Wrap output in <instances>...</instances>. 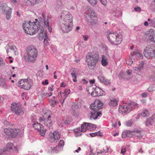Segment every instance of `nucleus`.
Returning <instances> with one entry per match:
<instances>
[{"instance_id":"obj_1","label":"nucleus","mask_w":155,"mask_h":155,"mask_svg":"<svg viewBox=\"0 0 155 155\" xmlns=\"http://www.w3.org/2000/svg\"><path fill=\"white\" fill-rule=\"evenodd\" d=\"M72 15L67 11H64L60 17V28L63 33L70 31L73 27Z\"/></svg>"},{"instance_id":"obj_2","label":"nucleus","mask_w":155,"mask_h":155,"mask_svg":"<svg viewBox=\"0 0 155 155\" xmlns=\"http://www.w3.org/2000/svg\"><path fill=\"white\" fill-rule=\"evenodd\" d=\"M99 55L97 52L92 51L88 53L86 56V61L88 68L93 69L98 62Z\"/></svg>"},{"instance_id":"obj_3","label":"nucleus","mask_w":155,"mask_h":155,"mask_svg":"<svg viewBox=\"0 0 155 155\" xmlns=\"http://www.w3.org/2000/svg\"><path fill=\"white\" fill-rule=\"evenodd\" d=\"M103 104L98 100H95L94 103L91 104L90 108L92 110L91 112V118L94 119H96L97 117L102 114L100 111L97 112L100 109L102 108Z\"/></svg>"},{"instance_id":"obj_4","label":"nucleus","mask_w":155,"mask_h":155,"mask_svg":"<svg viewBox=\"0 0 155 155\" xmlns=\"http://www.w3.org/2000/svg\"><path fill=\"white\" fill-rule=\"evenodd\" d=\"M108 39L112 44L117 45L120 44L122 40L121 35L108 30L106 32Z\"/></svg>"},{"instance_id":"obj_5","label":"nucleus","mask_w":155,"mask_h":155,"mask_svg":"<svg viewBox=\"0 0 155 155\" xmlns=\"http://www.w3.org/2000/svg\"><path fill=\"white\" fill-rule=\"evenodd\" d=\"M138 107V104L133 102L130 101L126 103L123 106H119V111L124 114L129 113L130 111Z\"/></svg>"},{"instance_id":"obj_6","label":"nucleus","mask_w":155,"mask_h":155,"mask_svg":"<svg viewBox=\"0 0 155 155\" xmlns=\"http://www.w3.org/2000/svg\"><path fill=\"white\" fill-rule=\"evenodd\" d=\"M130 59L126 61L127 64L131 65L133 62V61H135L139 59H143V55L140 53V51L137 49H135L133 52H131L129 56Z\"/></svg>"},{"instance_id":"obj_7","label":"nucleus","mask_w":155,"mask_h":155,"mask_svg":"<svg viewBox=\"0 0 155 155\" xmlns=\"http://www.w3.org/2000/svg\"><path fill=\"white\" fill-rule=\"evenodd\" d=\"M33 85V81L29 77L27 79H21L18 82V87L25 90H29Z\"/></svg>"},{"instance_id":"obj_8","label":"nucleus","mask_w":155,"mask_h":155,"mask_svg":"<svg viewBox=\"0 0 155 155\" xmlns=\"http://www.w3.org/2000/svg\"><path fill=\"white\" fill-rule=\"evenodd\" d=\"M86 18L88 23L91 25H96L97 22V18L94 12L90 10L89 13L86 14Z\"/></svg>"},{"instance_id":"obj_9","label":"nucleus","mask_w":155,"mask_h":155,"mask_svg":"<svg viewBox=\"0 0 155 155\" xmlns=\"http://www.w3.org/2000/svg\"><path fill=\"white\" fill-rule=\"evenodd\" d=\"M4 132L8 138L15 137L20 132L18 129L6 128L4 129Z\"/></svg>"},{"instance_id":"obj_10","label":"nucleus","mask_w":155,"mask_h":155,"mask_svg":"<svg viewBox=\"0 0 155 155\" xmlns=\"http://www.w3.org/2000/svg\"><path fill=\"white\" fill-rule=\"evenodd\" d=\"M26 52L28 59L31 61L35 60L37 57L38 51L35 47L32 46L28 47Z\"/></svg>"},{"instance_id":"obj_11","label":"nucleus","mask_w":155,"mask_h":155,"mask_svg":"<svg viewBox=\"0 0 155 155\" xmlns=\"http://www.w3.org/2000/svg\"><path fill=\"white\" fill-rule=\"evenodd\" d=\"M143 54L146 57L150 56L155 58V46L151 45H147L144 50Z\"/></svg>"},{"instance_id":"obj_12","label":"nucleus","mask_w":155,"mask_h":155,"mask_svg":"<svg viewBox=\"0 0 155 155\" xmlns=\"http://www.w3.org/2000/svg\"><path fill=\"white\" fill-rule=\"evenodd\" d=\"M64 145V141L63 140H61L58 145L55 147H51L48 150V152L51 154L58 153L60 151L62 150Z\"/></svg>"},{"instance_id":"obj_13","label":"nucleus","mask_w":155,"mask_h":155,"mask_svg":"<svg viewBox=\"0 0 155 155\" xmlns=\"http://www.w3.org/2000/svg\"><path fill=\"white\" fill-rule=\"evenodd\" d=\"M11 110L16 115H19L23 114L22 107L18 104L12 103L11 106Z\"/></svg>"},{"instance_id":"obj_14","label":"nucleus","mask_w":155,"mask_h":155,"mask_svg":"<svg viewBox=\"0 0 155 155\" xmlns=\"http://www.w3.org/2000/svg\"><path fill=\"white\" fill-rule=\"evenodd\" d=\"M93 89V88L90 87L88 88V89H87V90L88 93L91 94L92 96L94 97H99L102 96L103 95V90H101L98 87H96L94 91L92 92L90 91Z\"/></svg>"},{"instance_id":"obj_15","label":"nucleus","mask_w":155,"mask_h":155,"mask_svg":"<svg viewBox=\"0 0 155 155\" xmlns=\"http://www.w3.org/2000/svg\"><path fill=\"white\" fill-rule=\"evenodd\" d=\"M70 91L68 89H65L63 92H60L58 95V99L61 102L62 105L64 99L70 93Z\"/></svg>"},{"instance_id":"obj_16","label":"nucleus","mask_w":155,"mask_h":155,"mask_svg":"<svg viewBox=\"0 0 155 155\" xmlns=\"http://www.w3.org/2000/svg\"><path fill=\"white\" fill-rule=\"evenodd\" d=\"M33 127L38 132H40V135L44 136L45 135L46 131V129L44 128L43 126L38 123H35L33 124Z\"/></svg>"},{"instance_id":"obj_17","label":"nucleus","mask_w":155,"mask_h":155,"mask_svg":"<svg viewBox=\"0 0 155 155\" xmlns=\"http://www.w3.org/2000/svg\"><path fill=\"white\" fill-rule=\"evenodd\" d=\"M60 137V134L57 131L51 133L49 134V139L51 142H57L59 140Z\"/></svg>"},{"instance_id":"obj_18","label":"nucleus","mask_w":155,"mask_h":155,"mask_svg":"<svg viewBox=\"0 0 155 155\" xmlns=\"http://www.w3.org/2000/svg\"><path fill=\"white\" fill-rule=\"evenodd\" d=\"M2 10L4 12H6V18L8 20L11 19V17L12 9L8 7L7 5L5 4L2 6Z\"/></svg>"},{"instance_id":"obj_19","label":"nucleus","mask_w":155,"mask_h":155,"mask_svg":"<svg viewBox=\"0 0 155 155\" xmlns=\"http://www.w3.org/2000/svg\"><path fill=\"white\" fill-rule=\"evenodd\" d=\"M22 26L24 31L25 33L30 35H33V33L34 31L33 29L30 28L29 21L28 22L24 21L23 23Z\"/></svg>"},{"instance_id":"obj_20","label":"nucleus","mask_w":155,"mask_h":155,"mask_svg":"<svg viewBox=\"0 0 155 155\" xmlns=\"http://www.w3.org/2000/svg\"><path fill=\"white\" fill-rule=\"evenodd\" d=\"M42 15L43 17L44 20V27H46L48 29V31L51 33L52 31V28L49 25V18L48 16H47L46 18L45 16V14L44 13H42Z\"/></svg>"},{"instance_id":"obj_21","label":"nucleus","mask_w":155,"mask_h":155,"mask_svg":"<svg viewBox=\"0 0 155 155\" xmlns=\"http://www.w3.org/2000/svg\"><path fill=\"white\" fill-rule=\"evenodd\" d=\"M6 150L9 152H18V150L17 147L15 146L14 144L11 143H7L6 147Z\"/></svg>"},{"instance_id":"obj_22","label":"nucleus","mask_w":155,"mask_h":155,"mask_svg":"<svg viewBox=\"0 0 155 155\" xmlns=\"http://www.w3.org/2000/svg\"><path fill=\"white\" fill-rule=\"evenodd\" d=\"M39 30L40 33H39V39L40 40H42L43 38H46L47 37V35L46 32L45 31L44 28L42 26H39Z\"/></svg>"},{"instance_id":"obj_23","label":"nucleus","mask_w":155,"mask_h":155,"mask_svg":"<svg viewBox=\"0 0 155 155\" xmlns=\"http://www.w3.org/2000/svg\"><path fill=\"white\" fill-rule=\"evenodd\" d=\"M144 64L143 61H141L137 67L134 68V70L137 73L141 72V71L143 69Z\"/></svg>"},{"instance_id":"obj_24","label":"nucleus","mask_w":155,"mask_h":155,"mask_svg":"<svg viewBox=\"0 0 155 155\" xmlns=\"http://www.w3.org/2000/svg\"><path fill=\"white\" fill-rule=\"evenodd\" d=\"M37 22H31L29 21V28L31 29H33L34 31L33 35L37 33L38 31V27L37 25Z\"/></svg>"},{"instance_id":"obj_25","label":"nucleus","mask_w":155,"mask_h":155,"mask_svg":"<svg viewBox=\"0 0 155 155\" xmlns=\"http://www.w3.org/2000/svg\"><path fill=\"white\" fill-rule=\"evenodd\" d=\"M9 48L7 50V52L8 54L9 52H11L12 54H15L16 55L18 54V53L17 51V48L16 47L13 45L11 47L9 46Z\"/></svg>"},{"instance_id":"obj_26","label":"nucleus","mask_w":155,"mask_h":155,"mask_svg":"<svg viewBox=\"0 0 155 155\" xmlns=\"http://www.w3.org/2000/svg\"><path fill=\"white\" fill-rule=\"evenodd\" d=\"M131 134L132 137L134 136L139 137L142 136L141 130L137 129H135L134 130L131 131Z\"/></svg>"},{"instance_id":"obj_27","label":"nucleus","mask_w":155,"mask_h":155,"mask_svg":"<svg viewBox=\"0 0 155 155\" xmlns=\"http://www.w3.org/2000/svg\"><path fill=\"white\" fill-rule=\"evenodd\" d=\"M45 125L49 129L52 128V123L50 118L44 119Z\"/></svg>"},{"instance_id":"obj_28","label":"nucleus","mask_w":155,"mask_h":155,"mask_svg":"<svg viewBox=\"0 0 155 155\" xmlns=\"http://www.w3.org/2000/svg\"><path fill=\"white\" fill-rule=\"evenodd\" d=\"M98 78L101 82H102L105 85H108L110 83V81L104 77L100 75L98 77Z\"/></svg>"},{"instance_id":"obj_29","label":"nucleus","mask_w":155,"mask_h":155,"mask_svg":"<svg viewBox=\"0 0 155 155\" xmlns=\"http://www.w3.org/2000/svg\"><path fill=\"white\" fill-rule=\"evenodd\" d=\"M108 64V58L105 55H103L102 56L101 61V65L103 66H107Z\"/></svg>"},{"instance_id":"obj_30","label":"nucleus","mask_w":155,"mask_h":155,"mask_svg":"<svg viewBox=\"0 0 155 155\" xmlns=\"http://www.w3.org/2000/svg\"><path fill=\"white\" fill-rule=\"evenodd\" d=\"M42 0H24L25 2L28 4L34 5L41 2Z\"/></svg>"},{"instance_id":"obj_31","label":"nucleus","mask_w":155,"mask_h":155,"mask_svg":"<svg viewBox=\"0 0 155 155\" xmlns=\"http://www.w3.org/2000/svg\"><path fill=\"white\" fill-rule=\"evenodd\" d=\"M89 123L84 122L81 125V131L85 132L87 130H88Z\"/></svg>"},{"instance_id":"obj_32","label":"nucleus","mask_w":155,"mask_h":155,"mask_svg":"<svg viewBox=\"0 0 155 155\" xmlns=\"http://www.w3.org/2000/svg\"><path fill=\"white\" fill-rule=\"evenodd\" d=\"M153 116H152L151 118L147 119L146 121L145 122V124L147 127H150L152 125L154 122V120L152 119Z\"/></svg>"},{"instance_id":"obj_33","label":"nucleus","mask_w":155,"mask_h":155,"mask_svg":"<svg viewBox=\"0 0 155 155\" xmlns=\"http://www.w3.org/2000/svg\"><path fill=\"white\" fill-rule=\"evenodd\" d=\"M43 117L44 119L51 118V116L50 115V111L46 110H43Z\"/></svg>"},{"instance_id":"obj_34","label":"nucleus","mask_w":155,"mask_h":155,"mask_svg":"<svg viewBox=\"0 0 155 155\" xmlns=\"http://www.w3.org/2000/svg\"><path fill=\"white\" fill-rule=\"evenodd\" d=\"M6 79L4 78H0V85L5 89H7L8 87L5 83Z\"/></svg>"},{"instance_id":"obj_35","label":"nucleus","mask_w":155,"mask_h":155,"mask_svg":"<svg viewBox=\"0 0 155 155\" xmlns=\"http://www.w3.org/2000/svg\"><path fill=\"white\" fill-rule=\"evenodd\" d=\"M144 35L148 37H152V36H155L154 31L152 29H150L149 31H146Z\"/></svg>"},{"instance_id":"obj_36","label":"nucleus","mask_w":155,"mask_h":155,"mask_svg":"<svg viewBox=\"0 0 155 155\" xmlns=\"http://www.w3.org/2000/svg\"><path fill=\"white\" fill-rule=\"evenodd\" d=\"M132 135L131 131L130 130L124 132L122 133V137L123 138H126L127 137H132Z\"/></svg>"},{"instance_id":"obj_37","label":"nucleus","mask_w":155,"mask_h":155,"mask_svg":"<svg viewBox=\"0 0 155 155\" xmlns=\"http://www.w3.org/2000/svg\"><path fill=\"white\" fill-rule=\"evenodd\" d=\"M118 102V101L117 100L115 99H113L111 100L109 103V104L110 106L115 107L117 105Z\"/></svg>"},{"instance_id":"obj_38","label":"nucleus","mask_w":155,"mask_h":155,"mask_svg":"<svg viewBox=\"0 0 155 155\" xmlns=\"http://www.w3.org/2000/svg\"><path fill=\"white\" fill-rule=\"evenodd\" d=\"M149 114H150L148 111L147 110H144L141 113L139 114L138 116L145 117L148 116Z\"/></svg>"},{"instance_id":"obj_39","label":"nucleus","mask_w":155,"mask_h":155,"mask_svg":"<svg viewBox=\"0 0 155 155\" xmlns=\"http://www.w3.org/2000/svg\"><path fill=\"white\" fill-rule=\"evenodd\" d=\"M62 5L61 2L60 0L56 1L55 4V7L56 10H59L61 9Z\"/></svg>"},{"instance_id":"obj_40","label":"nucleus","mask_w":155,"mask_h":155,"mask_svg":"<svg viewBox=\"0 0 155 155\" xmlns=\"http://www.w3.org/2000/svg\"><path fill=\"white\" fill-rule=\"evenodd\" d=\"M74 132L75 133L76 136H80L81 135V130L80 128H77L75 129L74 130Z\"/></svg>"},{"instance_id":"obj_41","label":"nucleus","mask_w":155,"mask_h":155,"mask_svg":"<svg viewBox=\"0 0 155 155\" xmlns=\"http://www.w3.org/2000/svg\"><path fill=\"white\" fill-rule=\"evenodd\" d=\"M89 127L88 130H93L95 129L96 128V126L94 124H91L90 123H89Z\"/></svg>"},{"instance_id":"obj_42","label":"nucleus","mask_w":155,"mask_h":155,"mask_svg":"<svg viewBox=\"0 0 155 155\" xmlns=\"http://www.w3.org/2000/svg\"><path fill=\"white\" fill-rule=\"evenodd\" d=\"M44 43L46 46H48L49 44V39L48 36L44 39Z\"/></svg>"},{"instance_id":"obj_43","label":"nucleus","mask_w":155,"mask_h":155,"mask_svg":"<svg viewBox=\"0 0 155 155\" xmlns=\"http://www.w3.org/2000/svg\"><path fill=\"white\" fill-rule=\"evenodd\" d=\"M92 5L96 4L97 2V0H87Z\"/></svg>"},{"instance_id":"obj_44","label":"nucleus","mask_w":155,"mask_h":155,"mask_svg":"<svg viewBox=\"0 0 155 155\" xmlns=\"http://www.w3.org/2000/svg\"><path fill=\"white\" fill-rule=\"evenodd\" d=\"M148 39L150 41L153 42L155 43V35L154 36H152V37H148Z\"/></svg>"},{"instance_id":"obj_45","label":"nucleus","mask_w":155,"mask_h":155,"mask_svg":"<svg viewBox=\"0 0 155 155\" xmlns=\"http://www.w3.org/2000/svg\"><path fill=\"white\" fill-rule=\"evenodd\" d=\"M147 90L149 92H153L155 90V87L150 86L148 88Z\"/></svg>"},{"instance_id":"obj_46","label":"nucleus","mask_w":155,"mask_h":155,"mask_svg":"<svg viewBox=\"0 0 155 155\" xmlns=\"http://www.w3.org/2000/svg\"><path fill=\"white\" fill-rule=\"evenodd\" d=\"M102 4L104 5V6H107V0H99Z\"/></svg>"},{"instance_id":"obj_47","label":"nucleus","mask_w":155,"mask_h":155,"mask_svg":"<svg viewBox=\"0 0 155 155\" xmlns=\"http://www.w3.org/2000/svg\"><path fill=\"white\" fill-rule=\"evenodd\" d=\"M50 105L52 106H54L56 104V102L55 101L51 100L50 101Z\"/></svg>"},{"instance_id":"obj_48","label":"nucleus","mask_w":155,"mask_h":155,"mask_svg":"<svg viewBox=\"0 0 155 155\" xmlns=\"http://www.w3.org/2000/svg\"><path fill=\"white\" fill-rule=\"evenodd\" d=\"M134 9L136 12H140L141 11V8L140 7L137 6V7H135L134 8Z\"/></svg>"},{"instance_id":"obj_49","label":"nucleus","mask_w":155,"mask_h":155,"mask_svg":"<svg viewBox=\"0 0 155 155\" xmlns=\"http://www.w3.org/2000/svg\"><path fill=\"white\" fill-rule=\"evenodd\" d=\"M100 133L97 132H96L92 134H90V135L91 136V137H94L95 136H96L98 135H100L99 134Z\"/></svg>"},{"instance_id":"obj_50","label":"nucleus","mask_w":155,"mask_h":155,"mask_svg":"<svg viewBox=\"0 0 155 155\" xmlns=\"http://www.w3.org/2000/svg\"><path fill=\"white\" fill-rule=\"evenodd\" d=\"M149 95V94L147 92H144L141 94V95L143 97H146Z\"/></svg>"},{"instance_id":"obj_51","label":"nucleus","mask_w":155,"mask_h":155,"mask_svg":"<svg viewBox=\"0 0 155 155\" xmlns=\"http://www.w3.org/2000/svg\"><path fill=\"white\" fill-rule=\"evenodd\" d=\"M5 64V63L3 62V59L0 57V66H3Z\"/></svg>"},{"instance_id":"obj_52","label":"nucleus","mask_w":155,"mask_h":155,"mask_svg":"<svg viewBox=\"0 0 155 155\" xmlns=\"http://www.w3.org/2000/svg\"><path fill=\"white\" fill-rule=\"evenodd\" d=\"M89 37V36L87 35H84L83 36V38L85 41H87Z\"/></svg>"},{"instance_id":"obj_53","label":"nucleus","mask_w":155,"mask_h":155,"mask_svg":"<svg viewBox=\"0 0 155 155\" xmlns=\"http://www.w3.org/2000/svg\"><path fill=\"white\" fill-rule=\"evenodd\" d=\"M127 75L131 76H132V72L130 70H127Z\"/></svg>"},{"instance_id":"obj_54","label":"nucleus","mask_w":155,"mask_h":155,"mask_svg":"<svg viewBox=\"0 0 155 155\" xmlns=\"http://www.w3.org/2000/svg\"><path fill=\"white\" fill-rule=\"evenodd\" d=\"M126 151V149L124 147H123L122 148V149L121 150V153L123 154H124L125 153Z\"/></svg>"},{"instance_id":"obj_55","label":"nucleus","mask_w":155,"mask_h":155,"mask_svg":"<svg viewBox=\"0 0 155 155\" xmlns=\"http://www.w3.org/2000/svg\"><path fill=\"white\" fill-rule=\"evenodd\" d=\"M150 78L153 80L155 81V73H153L151 75Z\"/></svg>"},{"instance_id":"obj_56","label":"nucleus","mask_w":155,"mask_h":155,"mask_svg":"<svg viewBox=\"0 0 155 155\" xmlns=\"http://www.w3.org/2000/svg\"><path fill=\"white\" fill-rule=\"evenodd\" d=\"M66 86L64 82L63 81L61 84L60 87H65Z\"/></svg>"},{"instance_id":"obj_57","label":"nucleus","mask_w":155,"mask_h":155,"mask_svg":"<svg viewBox=\"0 0 155 155\" xmlns=\"http://www.w3.org/2000/svg\"><path fill=\"white\" fill-rule=\"evenodd\" d=\"M42 84L43 85H48V82L47 80H45V81H43L42 82Z\"/></svg>"},{"instance_id":"obj_58","label":"nucleus","mask_w":155,"mask_h":155,"mask_svg":"<svg viewBox=\"0 0 155 155\" xmlns=\"http://www.w3.org/2000/svg\"><path fill=\"white\" fill-rule=\"evenodd\" d=\"M54 85H52L51 87H49L48 90L50 91H53L54 90Z\"/></svg>"},{"instance_id":"obj_59","label":"nucleus","mask_w":155,"mask_h":155,"mask_svg":"<svg viewBox=\"0 0 155 155\" xmlns=\"http://www.w3.org/2000/svg\"><path fill=\"white\" fill-rule=\"evenodd\" d=\"M132 124V123L131 121H129L126 123V125L127 126H130Z\"/></svg>"},{"instance_id":"obj_60","label":"nucleus","mask_w":155,"mask_h":155,"mask_svg":"<svg viewBox=\"0 0 155 155\" xmlns=\"http://www.w3.org/2000/svg\"><path fill=\"white\" fill-rule=\"evenodd\" d=\"M155 23V21L153 20H151L150 21L149 24L150 25H153L154 23Z\"/></svg>"},{"instance_id":"obj_61","label":"nucleus","mask_w":155,"mask_h":155,"mask_svg":"<svg viewBox=\"0 0 155 155\" xmlns=\"http://www.w3.org/2000/svg\"><path fill=\"white\" fill-rule=\"evenodd\" d=\"M71 75L72 76V77L73 78H76L77 77L76 76V75L74 73L72 72L71 73Z\"/></svg>"},{"instance_id":"obj_62","label":"nucleus","mask_w":155,"mask_h":155,"mask_svg":"<svg viewBox=\"0 0 155 155\" xmlns=\"http://www.w3.org/2000/svg\"><path fill=\"white\" fill-rule=\"evenodd\" d=\"M44 118L43 119V118L42 117H40L39 119V121L40 122H42V121H44Z\"/></svg>"},{"instance_id":"obj_63","label":"nucleus","mask_w":155,"mask_h":155,"mask_svg":"<svg viewBox=\"0 0 155 155\" xmlns=\"http://www.w3.org/2000/svg\"><path fill=\"white\" fill-rule=\"evenodd\" d=\"M138 153H143V151L142 150V148H141L140 149L138 150Z\"/></svg>"},{"instance_id":"obj_64","label":"nucleus","mask_w":155,"mask_h":155,"mask_svg":"<svg viewBox=\"0 0 155 155\" xmlns=\"http://www.w3.org/2000/svg\"><path fill=\"white\" fill-rule=\"evenodd\" d=\"M152 4L153 6H154V7H155V0H153L152 3Z\"/></svg>"}]
</instances>
